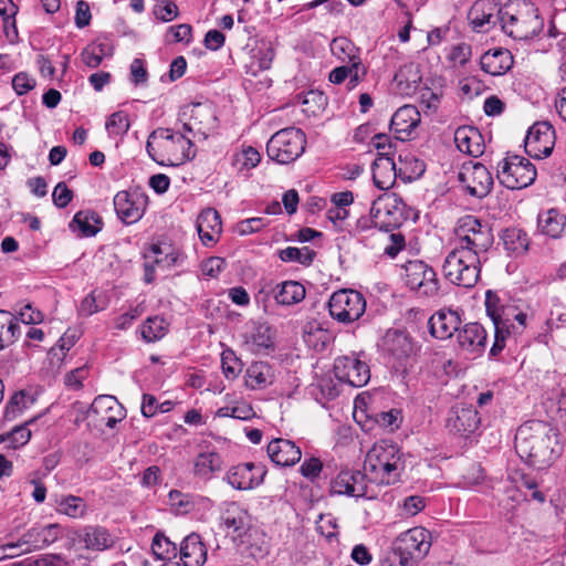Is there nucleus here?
<instances>
[{
    "label": "nucleus",
    "mask_w": 566,
    "mask_h": 566,
    "mask_svg": "<svg viewBox=\"0 0 566 566\" xmlns=\"http://www.w3.org/2000/svg\"><path fill=\"white\" fill-rule=\"evenodd\" d=\"M406 469L403 453L397 446L381 440L367 452L364 471H340L331 483L333 494L375 499L377 492L371 484L395 485L401 481Z\"/></svg>",
    "instance_id": "f257e3e1"
},
{
    "label": "nucleus",
    "mask_w": 566,
    "mask_h": 566,
    "mask_svg": "<svg viewBox=\"0 0 566 566\" xmlns=\"http://www.w3.org/2000/svg\"><path fill=\"white\" fill-rule=\"evenodd\" d=\"M454 234L453 248L442 265L443 275L452 284L473 287L480 277L482 258L494 241L492 230L467 214L459 219Z\"/></svg>",
    "instance_id": "f03ea898"
},
{
    "label": "nucleus",
    "mask_w": 566,
    "mask_h": 566,
    "mask_svg": "<svg viewBox=\"0 0 566 566\" xmlns=\"http://www.w3.org/2000/svg\"><path fill=\"white\" fill-rule=\"evenodd\" d=\"M515 450L532 467H549L560 454L557 431L547 422L532 420L521 424L515 434Z\"/></svg>",
    "instance_id": "7ed1b4c3"
},
{
    "label": "nucleus",
    "mask_w": 566,
    "mask_h": 566,
    "mask_svg": "<svg viewBox=\"0 0 566 566\" xmlns=\"http://www.w3.org/2000/svg\"><path fill=\"white\" fill-rule=\"evenodd\" d=\"M502 31L514 40H528L536 36L544 27L538 8L526 0H513L499 11Z\"/></svg>",
    "instance_id": "20e7f679"
},
{
    "label": "nucleus",
    "mask_w": 566,
    "mask_h": 566,
    "mask_svg": "<svg viewBox=\"0 0 566 566\" xmlns=\"http://www.w3.org/2000/svg\"><path fill=\"white\" fill-rule=\"evenodd\" d=\"M485 311L494 326V343L490 355L497 356L504 349L512 331H515L514 318L517 308L500 297L496 292L489 290L485 293Z\"/></svg>",
    "instance_id": "39448f33"
},
{
    "label": "nucleus",
    "mask_w": 566,
    "mask_h": 566,
    "mask_svg": "<svg viewBox=\"0 0 566 566\" xmlns=\"http://www.w3.org/2000/svg\"><path fill=\"white\" fill-rule=\"evenodd\" d=\"M305 134L296 127H287L276 132L266 144L270 159L281 165L295 161L305 150Z\"/></svg>",
    "instance_id": "423d86ee"
},
{
    "label": "nucleus",
    "mask_w": 566,
    "mask_h": 566,
    "mask_svg": "<svg viewBox=\"0 0 566 566\" xmlns=\"http://www.w3.org/2000/svg\"><path fill=\"white\" fill-rule=\"evenodd\" d=\"M151 138H159V149L163 150L166 165L179 166L195 158L196 149L189 134L170 128H157L150 133Z\"/></svg>",
    "instance_id": "0eeeda50"
},
{
    "label": "nucleus",
    "mask_w": 566,
    "mask_h": 566,
    "mask_svg": "<svg viewBox=\"0 0 566 566\" xmlns=\"http://www.w3.org/2000/svg\"><path fill=\"white\" fill-rule=\"evenodd\" d=\"M537 176L535 166L518 155H507L496 167V177L507 189H522L532 185Z\"/></svg>",
    "instance_id": "6e6552de"
},
{
    "label": "nucleus",
    "mask_w": 566,
    "mask_h": 566,
    "mask_svg": "<svg viewBox=\"0 0 566 566\" xmlns=\"http://www.w3.org/2000/svg\"><path fill=\"white\" fill-rule=\"evenodd\" d=\"M431 534L424 527H413L401 533L394 544L395 553L400 558L401 566H413L430 551Z\"/></svg>",
    "instance_id": "1a4fd4ad"
},
{
    "label": "nucleus",
    "mask_w": 566,
    "mask_h": 566,
    "mask_svg": "<svg viewBox=\"0 0 566 566\" xmlns=\"http://www.w3.org/2000/svg\"><path fill=\"white\" fill-rule=\"evenodd\" d=\"M331 316L339 323L358 321L366 311V300L361 293L352 289L334 292L328 301Z\"/></svg>",
    "instance_id": "9d476101"
},
{
    "label": "nucleus",
    "mask_w": 566,
    "mask_h": 566,
    "mask_svg": "<svg viewBox=\"0 0 566 566\" xmlns=\"http://www.w3.org/2000/svg\"><path fill=\"white\" fill-rule=\"evenodd\" d=\"M305 295L304 285L297 281L287 280L277 283L268 281L262 284L255 300L258 303H264V311H266L265 302L270 297H273L277 305L292 306L301 303Z\"/></svg>",
    "instance_id": "9b49d317"
},
{
    "label": "nucleus",
    "mask_w": 566,
    "mask_h": 566,
    "mask_svg": "<svg viewBox=\"0 0 566 566\" xmlns=\"http://www.w3.org/2000/svg\"><path fill=\"white\" fill-rule=\"evenodd\" d=\"M405 203L396 193L379 196L370 208L375 226L389 232L398 228L403 221Z\"/></svg>",
    "instance_id": "f8f14e48"
},
{
    "label": "nucleus",
    "mask_w": 566,
    "mask_h": 566,
    "mask_svg": "<svg viewBox=\"0 0 566 566\" xmlns=\"http://www.w3.org/2000/svg\"><path fill=\"white\" fill-rule=\"evenodd\" d=\"M405 282L422 296H433L439 290L434 270L420 260L409 261L405 265Z\"/></svg>",
    "instance_id": "ddd939ff"
},
{
    "label": "nucleus",
    "mask_w": 566,
    "mask_h": 566,
    "mask_svg": "<svg viewBox=\"0 0 566 566\" xmlns=\"http://www.w3.org/2000/svg\"><path fill=\"white\" fill-rule=\"evenodd\" d=\"M184 116H189V122L182 124V129L187 134H191L195 138L197 135L203 139L208 137L210 130L217 126V116L213 107L206 103H196L184 108Z\"/></svg>",
    "instance_id": "4468645a"
},
{
    "label": "nucleus",
    "mask_w": 566,
    "mask_h": 566,
    "mask_svg": "<svg viewBox=\"0 0 566 566\" xmlns=\"http://www.w3.org/2000/svg\"><path fill=\"white\" fill-rule=\"evenodd\" d=\"M555 145V132L547 122L535 123L527 130L525 137V151L533 158L548 157Z\"/></svg>",
    "instance_id": "2eb2a0df"
},
{
    "label": "nucleus",
    "mask_w": 566,
    "mask_h": 566,
    "mask_svg": "<svg viewBox=\"0 0 566 566\" xmlns=\"http://www.w3.org/2000/svg\"><path fill=\"white\" fill-rule=\"evenodd\" d=\"M336 378L353 387H363L370 379L369 366L355 356L338 357L334 364Z\"/></svg>",
    "instance_id": "dca6fc26"
},
{
    "label": "nucleus",
    "mask_w": 566,
    "mask_h": 566,
    "mask_svg": "<svg viewBox=\"0 0 566 566\" xmlns=\"http://www.w3.org/2000/svg\"><path fill=\"white\" fill-rule=\"evenodd\" d=\"M459 180L465 186L472 197L483 198L493 187V177L488 168L480 164L463 166L459 172Z\"/></svg>",
    "instance_id": "f3484780"
},
{
    "label": "nucleus",
    "mask_w": 566,
    "mask_h": 566,
    "mask_svg": "<svg viewBox=\"0 0 566 566\" xmlns=\"http://www.w3.org/2000/svg\"><path fill=\"white\" fill-rule=\"evenodd\" d=\"M266 473L262 464H254L247 462L232 467L226 474L224 480L233 489L237 490H251L263 482Z\"/></svg>",
    "instance_id": "a211bd4d"
},
{
    "label": "nucleus",
    "mask_w": 566,
    "mask_h": 566,
    "mask_svg": "<svg viewBox=\"0 0 566 566\" xmlns=\"http://www.w3.org/2000/svg\"><path fill=\"white\" fill-rule=\"evenodd\" d=\"M76 538L85 549L95 553L109 551L116 545V537L108 528L98 524L81 527L76 532Z\"/></svg>",
    "instance_id": "6ab92c4d"
},
{
    "label": "nucleus",
    "mask_w": 566,
    "mask_h": 566,
    "mask_svg": "<svg viewBox=\"0 0 566 566\" xmlns=\"http://www.w3.org/2000/svg\"><path fill=\"white\" fill-rule=\"evenodd\" d=\"M146 200L137 192L119 191L114 197V209L118 218L126 224L142 219Z\"/></svg>",
    "instance_id": "aec40b11"
},
{
    "label": "nucleus",
    "mask_w": 566,
    "mask_h": 566,
    "mask_svg": "<svg viewBox=\"0 0 566 566\" xmlns=\"http://www.w3.org/2000/svg\"><path fill=\"white\" fill-rule=\"evenodd\" d=\"M501 9L499 0H476L468 14L472 28L478 32H484L495 27Z\"/></svg>",
    "instance_id": "412c9836"
},
{
    "label": "nucleus",
    "mask_w": 566,
    "mask_h": 566,
    "mask_svg": "<svg viewBox=\"0 0 566 566\" xmlns=\"http://www.w3.org/2000/svg\"><path fill=\"white\" fill-rule=\"evenodd\" d=\"M480 424L478 411L471 405L460 403L452 407L447 419L451 432L461 436L474 432Z\"/></svg>",
    "instance_id": "4be33fe9"
},
{
    "label": "nucleus",
    "mask_w": 566,
    "mask_h": 566,
    "mask_svg": "<svg viewBox=\"0 0 566 566\" xmlns=\"http://www.w3.org/2000/svg\"><path fill=\"white\" fill-rule=\"evenodd\" d=\"M421 116L413 105H405L398 108L391 117L390 129L399 140L412 138V134L419 126Z\"/></svg>",
    "instance_id": "5701e85b"
},
{
    "label": "nucleus",
    "mask_w": 566,
    "mask_h": 566,
    "mask_svg": "<svg viewBox=\"0 0 566 566\" xmlns=\"http://www.w3.org/2000/svg\"><path fill=\"white\" fill-rule=\"evenodd\" d=\"M60 537V526L49 524L45 526H35L25 532L18 541L20 547L24 546L22 552H32L46 547Z\"/></svg>",
    "instance_id": "b1692460"
},
{
    "label": "nucleus",
    "mask_w": 566,
    "mask_h": 566,
    "mask_svg": "<svg viewBox=\"0 0 566 566\" xmlns=\"http://www.w3.org/2000/svg\"><path fill=\"white\" fill-rule=\"evenodd\" d=\"M429 329L433 337L438 339H448L455 332L459 333L461 318L458 312L452 310H441L429 318Z\"/></svg>",
    "instance_id": "393cba45"
},
{
    "label": "nucleus",
    "mask_w": 566,
    "mask_h": 566,
    "mask_svg": "<svg viewBox=\"0 0 566 566\" xmlns=\"http://www.w3.org/2000/svg\"><path fill=\"white\" fill-rule=\"evenodd\" d=\"M268 455L279 467H291L301 460V449L293 441L277 438L268 444Z\"/></svg>",
    "instance_id": "a878e982"
},
{
    "label": "nucleus",
    "mask_w": 566,
    "mask_h": 566,
    "mask_svg": "<svg viewBox=\"0 0 566 566\" xmlns=\"http://www.w3.org/2000/svg\"><path fill=\"white\" fill-rule=\"evenodd\" d=\"M196 227L200 240L205 245L210 247L214 244L222 231L219 212L213 208L202 210L197 218Z\"/></svg>",
    "instance_id": "bb28decb"
},
{
    "label": "nucleus",
    "mask_w": 566,
    "mask_h": 566,
    "mask_svg": "<svg viewBox=\"0 0 566 566\" xmlns=\"http://www.w3.org/2000/svg\"><path fill=\"white\" fill-rule=\"evenodd\" d=\"M222 457L214 450L199 452L192 461V474L196 479L208 482L221 472Z\"/></svg>",
    "instance_id": "cd10ccee"
},
{
    "label": "nucleus",
    "mask_w": 566,
    "mask_h": 566,
    "mask_svg": "<svg viewBox=\"0 0 566 566\" xmlns=\"http://www.w3.org/2000/svg\"><path fill=\"white\" fill-rule=\"evenodd\" d=\"M221 525L228 533L241 538L250 528L251 516L235 503H231L221 514Z\"/></svg>",
    "instance_id": "c85d7f7f"
},
{
    "label": "nucleus",
    "mask_w": 566,
    "mask_h": 566,
    "mask_svg": "<svg viewBox=\"0 0 566 566\" xmlns=\"http://www.w3.org/2000/svg\"><path fill=\"white\" fill-rule=\"evenodd\" d=\"M381 347L386 354L398 361L409 357L413 350L410 337L398 329H389L385 334Z\"/></svg>",
    "instance_id": "c756f323"
},
{
    "label": "nucleus",
    "mask_w": 566,
    "mask_h": 566,
    "mask_svg": "<svg viewBox=\"0 0 566 566\" xmlns=\"http://www.w3.org/2000/svg\"><path fill=\"white\" fill-rule=\"evenodd\" d=\"M373 180L380 190H388L396 182V164L389 153H378V157L371 165Z\"/></svg>",
    "instance_id": "7c9ffc66"
},
{
    "label": "nucleus",
    "mask_w": 566,
    "mask_h": 566,
    "mask_svg": "<svg viewBox=\"0 0 566 566\" xmlns=\"http://www.w3.org/2000/svg\"><path fill=\"white\" fill-rule=\"evenodd\" d=\"M181 566H202L207 559V548L197 533H191L180 544Z\"/></svg>",
    "instance_id": "2f4dec72"
},
{
    "label": "nucleus",
    "mask_w": 566,
    "mask_h": 566,
    "mask_svg": "<svg viewBox=\"0 0 566 566\" xmlns=\"http://www.w3.org/2000/svg\"><path fill=\"white\" fill-rule=\"evenodd\" d=\"M454 143L457 148L472 157H479L484 151L483 137L478 128L472 126H461L454 132Z\"/></svg>",
    "instance_id": "473e14b6"
},
{
    "label": "nucleus",
    "mask_w": 566,
    "mask_h": 566,
    "mask_svg": "<svg viewBox=\"0 0 566 566\" xmlns=\"http://www.w3.org/2000/svg\"><path fill=\"white\" fill-rule=\"evenodd\" d=\"M481 69L493 76L506 73L513 65V56L506 49L496 48L485 52L480 60Z\"/></svg>",
    "instance_id": "72a5a7b5"
},
{
    "label": "nucleus",
    "mask_w": 566,
    "mask_h": 566,
    "mask_svg": "<svg viewBox=\"0 0 566 566\" xmlns=\"http://www.w3.org/2000/svg\"><path fill=\"white\" fill-rule=\"evenodd\" d=\"M91 411L96 415H102V421L105 426L113 429L116 424L122 421L125 417L122 406H119L117 399L113 396H98L94 399Z\"/></svg>",
    "instance_id": "f704fd0d"
},
{
    "label": "nucleus",
    "mask_w": 566,
    "mask_h": 566,
    "mask_svg": "<svg viewBox=\"0 0 566 566\" xmlns=\"http://www.w3.org/2000/svg\"><path fill=\"white\" fill-rule=\"evenodd\" d=\"M537 229L551 239H560L566 230V216L555 208L542 211L537 216Z\"/></svg>",
    "instance_id": "c9c22d12"
},
{
    "label": "nucleus",
    "mask_w": 566,
    "mask_h": 566,
    "mask_svg": "<svg viewBox=\"0 0 566 566\" xmlns=\"http://www.w3.org/2000/svg\"><path fill=\"white\" fill-rule=\"evenodd\" d=\"M459 346L467 352L474 353L484 348L486 344V332L479 323L465 324L458 333Z\"/></svg>",
    "instance_id": "e433bc0d"
},
{
    "label": "nucleus",
    "mask_w": 566,
    "mask_h": 566,
    "mask_svg": "<svg viewBox=\"0 0 566 566\" xmlns=\"http://www.w3.org/2000/svg\"><path fill=\"white\" fill-rule=\"evenodd\" d=\"M274 380V371L265 361H254L245 370V386L252 390L264 389Z\"/></svg>",
    "instance_id": "4c0bfd02"
},
{
    "label": "nucleus",
    "mask_w": 566,
    "mask_h": 566,
    "mask_svg": "<svg viewBox=\"0 0 566 566\" xmlns=\"http://www.w3.org/2000/svg\"><path fill=\"white\" fill-rule=\"evenodd\" d=\"M102 220L91 210L78 211L70 222V228L80 237H93L101 230Z\"/></svg>",
    "instance_id": "58836bf2"
},
{
    "label": "nucleus",
    "mask_w": 566,
    "mask_h": 566,
    "mask_svg": "<svg viewBox=\"0 0 566 566\" xmlns=\"http://www.w3.org/2000/svg\"><path fill=\"white\" fill-rule=\"evenodd\" d=\"M332 54L342 63L352 65L355 69L360 64L359 49L347 38L339 36L331 42Z\"/></svg>",
    "instance_id": "ea45409f"
},
{
    "label": "nucleus",
    "mask_w": 566,
    "mask_h": 566,
    "mask_svg": "<svg viewBox=\"0 0 566 566\" xmlns=\"http://www.w3.org/2000/svg\"><path fill=\"white\" fill-rule=\"evenodd\" d=\"M501 239L505 249L515 254H523L528 250L530 238L520 228H507L503 231Z\"/></svg>",
    "instance_id": "a19ab883"
},
{
    "label": "nucleus",
    "mask_w": 566,
    "mask_h": 566,
    "mask_svg": "<svg viewBox=\"0 0 566 566\" xmlns=\"http://www.w3.org/2000/svg\"><path fill=\"white\" fill-rule=\"evenodd\" d=\"M20 336V325L8 311L0 310V349L13 344Z\"/></svg>",
    "instance_id": "79ce46f5"
},
{
    "label": "nucleus",
    "mask_w": 566,
    "mask_h": 566,
    "mask_svg": "<svg viewBox=\"0 0 566 566\" xmlns=\"http://www.w3.org/2000/svg\"><path fill=\"white\" fill-rule=\"evenodd\" d=\"M55 510L72 518H82L87 512V505L80 496L63 495L55 500Z\"/></svg>",
    "instance_id": "37998d69"
},
{
    "label": "nucleus",
    "mask_w": 566,
    "mask_h": 566,
    "mask_svg": "<svg viewBox=\"0 0 566 566\" xmlns=\"http://www.w3.org/2000/svg\"><path fill=\"white\" fill-rule=\"evenodd\" d=\"M167 331L168 323L160 316L148 317L140 326L142 337L147 343L161 339Z\"/></svg>",
    "instance_id": "c03bdc74"
},
{
    "label": "nucleus",
    "mask_w": 566,
    "mask_h": 566,
    "mask_svg": "<svg viewBox=\"0 0 566 566\" xmlns=\"http://www.w3.org/2000/svg\"><path fill=\"white\" fill-rule=\"evenodd\" d=\"M275 56V50L270 41H261L259 45L252 51V66L256 65L258 69L253 71L269 70Z\"/></svg>",
    "instance_id": "a18cd8bd"
},
{
    "label": "nucleus",
    "mask_w": 566,
    "mask_h": 566,
    "mask_svg": "<svg viewBox=\"0 0 566 566\" xmlns=\"http://www.w3.org/2000/svg\"><path fill=\"white\" fill-rule=\"evenodd\" d=\"M33 401V398L23 390L14 392L7 402L4 419L13 420L24 409L29 408Z\"/></svg>",
    "instance_id": "49530a36"
},
{
    "label": "nucleus",
    "mask_w": 566,
    "mask_h": 566,
    "mask_svg": "<svg viewBox=\"0 0 566 566\" xmlns=\"http://www.w3.org/2000/svg\"><path fill=\"white\" fill-rule=\"evenodd\" d=\"M279 256L283 262H296L302 265H310L314 260L315 252L308 247H287L280 250Z\"/></svg>",
    "instance_id": "de8ad7c7"
},
{
    "label": "nucleus",
    "mask_w": 566,
    "mask_h": 566,
    "mask_svg": "<svg viewBox=\"0 0 566 566\" xmlns=\"http://www.w3.org/2000/svg\"><path fill=\"white\" fill-rule=\"evenodd\" d=\"M151 551L154 555L159 559H171L178 554V547L176 543L171 542L163 533H157L151 543Z\"/></svg>",
    "instance_id": "09e8293b"
},
{
    "label": "nucleus",
    "mask_w": 566,
    "mask_h": 566,
    "mask_svg": "<svg viewBox=\"0 0 566 566\" xmlns=\"http://www.w3.org/2000/svg\"><path fill=\"white\" fill-rule=\"evenodd\" d=\"M18 13V7L12 0H0V15L3 20V29L7 38H13L18 35L15 25V14Z\"/></svg>",
    "instance_id": "8fccbe9b"
},
{
    "label": "nucleus",
    "mask_w": 566,
    "mask_h": 566,
    "mask_svg": "<svg viewBox=\"0 0 566 566\" xmlns=\"http://www.w3.org/2000/svg\"><path fill=\"white\" fill-rule=\"evenodd\" d=\"M105 128L112 137L124 136L130 128L128 114L123 111L113 113L107 118Z\"/></svg>",
    "instance_id": "3c124183"
},
{
    "label": "nucleus",
    "mask_w": 566,
    "mask_h": 566,
    "mask_svg": "<svg viewBox=\"0 0 566 566\" xmlns=\"http://www.w3.org/2000/svg\"><path fill=\"white\" fill-rule=\"evenodd\" d=\"M106 306L107 303L102 300V294H96V292L93 291L82 300L78 307V314L87 317L105 310Z\"/></svg>",
    "instance_id": "603ef678"
},
{
    "label": "nucleus",
    "mask_w": 566,
    "mask_h": 566,
    "mask_svg": "<svg viewBox=\"0 0 566 566\" xmlns=\"http://www.w3.org/2000/svg\"><path fill=\"white\" fill-rule=\"evenodd\" d=\"M222 371L228 379H235L242 370V363L234 352L227 349L221 355Z\"/></svg>",
    "instance_id": "864d4df0"
},
{
    "label": "nucleus",
    "mask_w": 566,
    "mask_h": 566,
    "mask_svg": "<svg viewBox=\"0 0 566 566\" xmlns=\"http://www.w3.org/2000/svg\"><path fill=\"white\" fill-rule=\"evenodd\" d=\"M170 506L179 514H187L195 507V502L190 494L178 490H171L168 494Z\"/></svg>",
    "instance_id": "5fc2aeb1"
},
{
    "label": "nucleus",
    "mask_w": 566,
    "mask_h": 566,
    "mask_svg": "<svg viewBox=\"0 0 566 566\" xmlns=\"http://www.w3.org/2000/svg\"><path fill=\"white\" fill-rule=\"evenodd\" d=\"M32 422H34V419H31L24 424L13 428L9 433L8 440L14 449L23 447L30 441L31 430L28 428V426Z\"/></svg>",
    "instance_id": "6e6d98bb"
},
{
    "label": "nucleus",
    "mask_w": 566,
    "mask_h": 566,
    "mask_svg": "<svg viewBox=\"0 0 566 566\" xmlns=\"http://www.w3.org/2000/svg\"><path fill=\"white\" fill-rule=\"evenodd\" d=\"M261 156L259 151L253 147L244 148L240 154L235 156V163L240 165V170L252 169L260 163Z\"/></svg>",
    "instance_id": "4d7b16f0"
},
{
    "label": "nucleus",
    "mask_w": 566,
    "mask_h": 566,
    "mask_svg": "<svg viewBox=\"0 0 566 566\" xmlns=\"http://www.w3.org/2000/svg\"><path fill=\"white\" fill-rule=\"evenodd\" d=\"M35 86V80L25 72H19L12 78V87L18 95H24Z\"/></svg>",
    "instance_id": "13d9d810"
},
{
    "label": "nucleus",
    "mask_w": 566,
    "mask_h": 566,
    "mask_svg": "<svg viewBox=\"0 0 566 566\" xmlns=\"http://www.w3.org/2000/svg\"><path fill=\"white\" fill-rule=\"evenodd\" d=\"M178 12V7L172 0H163L155 7L156 17L165 22L177 18Z\"/></svg>",
    "instance_id": "bf43d9fd"
},
{
    "label": "nucleus",
    "mask_w": 566,
    "mask_h": 566,
    "mask_svg": "<svg viewBox=\"0 0 566 566\" xmlns=\"http://www.w3.org/2000/svg\"><path fill=\"white\" fill-rule=\"evenodd\" d=\"M426 507V499L420 495L407 496L401 505L402 514L415 516Z\"/></svg>",
    "instance_id": "052dcab7"
},
{
    "label": "nucleus",
    "mask_w": 566,
    "mask_h": 566,
    "mask_svg": "<svg viewBox=\"0 0 566 566\" xmlns=\"http://www.w3.org/2000/svg\"><path fill=\"white\" fill-rule=\"evenodd\" d=\"M12 566H69L67 563L59 555H44L35 560H23L14 563Z\"/></svg>",
    "instance_id": "680f3d73"
},
{
    "label": "nucleus",
    "mask_w": 566,
    "mask_h": 566,
    "mask_svg": "<svg viewBox=\"0 0 566 566\" xmlns=\"http://www.w3.org/2000/svg\"><path fill=\"white\" fill-rule=\"evenodd\" d=\"M143 313V310L139 308V306H136L134 308H130L126 313L119 315L114 321V328L118 331H126L128 329L134 321H136Z\"/></svg>",
    "instance_id": "e2e57ef3"
},
{
    "label": "nucleus",
    "mask_w": 566,
    "mask_h": 566,
    "mask_svg": "<svg viewBox=\"0 0 566 566\" xmlns=\"http://www.w3.org/2000/svg\"><path fill=\"white\" fill-rule=\"evenodd\" d=\"M53 202L57 208H65L73 198V192L65 182H59L52 193Z\"/></svg>",
    "instance_id": "0e129e2a"
},
{
    "label": "nucleus",
    "mask_w": 566,
    "mask_h": 566,
    "mask_svg": "<svg viewBox=\"0 0 566 566\" xmlns=\"http://www.w3.org/2000/svg\"><path fill=\"white\" fill-rule=\"evenodd\" d=\"M226 261L219 256H211L201 263V271L205 275L216 277L220 272L223 271Z\"/></svg>",
    "instance_id": "69168bd1"
},
{
    "label": "nucleus",
    "mask_w": 566,
    "mask_h": 566,
    "mask_svg": "<svg viewBox=\"0 0 566 566\" xmlns=\"http://www.w3.org/2000/svg\"><path fill=\"white\" fill-rule=\"evenodd\" d=\"M130 78L135 85H142L147 82L148 72L142 59H134L130 64Z\"/></svg>",
    "instance_id": "338daca9"
},
{
    "label": "nucleus",
    "mask_w": 566,
    "mask_h": 566,
    "mask_svg": "<svg viewBox=\"0 0 566 566\" xmlns=\"http://www.w3.org/2000/svg\"><path fill=\"white\" fill-rule=\"evenodd\" d=\"M322 469V462L317 458H311L302 463L300 471L306 479L314 480L319 475Z\"/></svg>",
    "instance_id": "774afa93"
}]
</instances>
